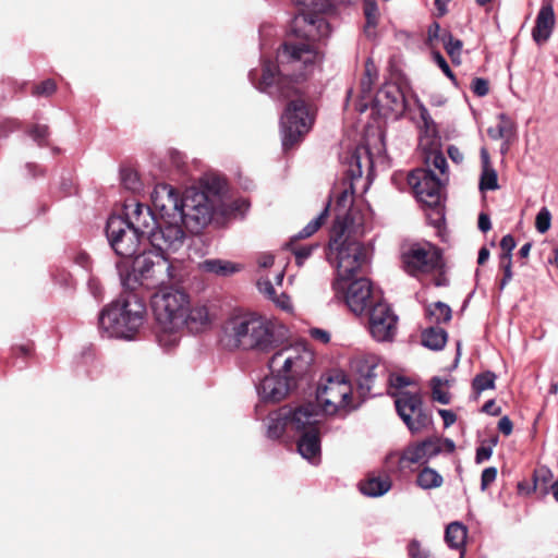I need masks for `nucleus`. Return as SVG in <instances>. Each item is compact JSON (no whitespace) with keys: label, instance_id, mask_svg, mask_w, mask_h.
Returning <instances> with one entry per match:
<instances>
[{"label":"nucleus","instance_id":"f257e3e1","mask_svg":"<svg viewBox=\"0 0 558 558\" xmlns=\"http://www.w3.org/2000/svg\"><path fill=\"white\" fill-rule=\"evenodd\" d=\"M319 61L320 54L314 45L286 43L277 53L278 65L265 62L260 81L255 83L254 71L250 72V80L262 92L288 96L284 88L290 83L289 77L295 81L305 77Z\"/></svg>","mask_w":558,"mask_h":558},{"label":"nucleus","instance_id":"f03ea898","mask_svg":"<svg viewBox=\"0 0 558 558\" xmlns=\"http://www.w3.org/2000/svg\"><path fill=\"white\" fill-rule=\"evenodd\" d=\"M288 337V328L275 318L255 312L231 316L225 326L228 347L268 353L279 347Z\"/></svg>","mask_w":558,"mask_h":558},{"label":"nucleus","instance_id":"7ed1b4c3","mask_svg":"<svg viewBox=\"0 0 558 558\" xmlns=\"http://www.w3.org/2000/svg\"><path fill=\"white\" fill-rule=\"evenodd\" d=\"M150 198L151 210L157 217V228L150 234L151 245L161 251L178 252L185 241L184 229L180 227L181 197L172 186L160 183Z\"/></svg>","mask_w":558,"mask_h":558},{"label":"nucleus","instance_id":"20e7f679","mask_svg":"<svg viewBox=\"0 0 558 558\" xmlns=\"http://www.w3.org/2000/svg\"><path fill=\"white\" fill-rule=\"evenodd\" d=\"M189 302L190 295L178 287L161 288L151 295L150 304L161 345L171 347L178 342L179 332L186 325Z\"/></svg>","mask_w":558,"mask_h":558},{"label":"nucleus","instance_id":"39448f33","mask_svg":"<svg viewBox=\"0 0 558 558\" xmlns=\"http://www.w3.org/2000/svg\"><path fill=\"white\" fill-rule=\"evenodd\" d=\"M145 302L135 293L121 294L99 315V330L108 338L131 340L146 320Z\"/></svg>","mask_w":558,"mask_h":558},{"label":"nucleus","instance_id":"423d86ee","mask_svg":"<svg viewBox=\"0 0 558 558\" xmlns=\"http://www.w3.org/2000/svg\"><path fill=\"white\" fill-rule=\"evenodd\" d=\"M145 252L136 255L132 263V271L123 280V283L133 289L135 283L147 289L167 288L168 284L179 281L178 268L165 254L171 252L161 251Z\"/></svg>","mask_w":558,"mask_h":558},{"label":"nucleus","instance_id":"0eeeda50","mask_svg":"<svg viewBox=\"0 0 558 558\" xmlns=\"http://www.w3.org/2000/svg\"><path fill=\"white\" fill-rule=\"evenodd\" d=\"M348 227L347 217L338 215L329 241V258L336 259V279H352L367 262V252L363 244L344 238Z\"/></svg>","mask_w":558,"mask_h":558},{"label":"nucleus","instance_id":"6e6552de","mask_svg":"<svg viewBox=\"0 0 558 558\" xmlns=\"http://www.w3.org/2000/svg\"><path fill=\"white\" fill-rule=\"evenodd\" d=\"M317 407L324 414L335 415L354 409L353 387L342 371H331L320 377L316 389Z\"/></svg>","mask_w":558,"mask_h":558},{"label":"nucleus","instance_id":"1a4fd4ad","mask_svg":"<svg viewBox=\"0 0 558 558\" xmlns=\"http://www.w3.org/2000/svg\"><path fill=\"white\" fill-rule=\"evenodd\" d=\"M314 352L304 341H295L277 350L268 361L270 372L293 381L306 377L314 365Z\"/></svg>","mask_w":558,"mask_h":558},{"label":"nucleus","instance_id":"9d476101","mask_svg":"<svg viewBox=\"0 0 558 558\" xmlns=\"http://www.w3.org/2000/svg\"><path fill=\"white\" fill-rule=\"evenodd\" d=\"M294 1L303 5L304 9L294 16L291 25L292 33L312 41L328 37L330 26L323 14L330 10L332 0Z\"/></svg>","mask_w":558,"mask_h":558},{"label":"nucleus","instance_id":"9b49d317","mask_svg":"<svg viewBox=\"0 0 558 558\" xmlns=\"http://www.w3.org/2000/svg\"><path fill=\"white\" fill-rule=\"evenodd\" d=\"M413 170L408 177V183L413 189L417 199L428 207H437L441 202V191L448 181L447 167L444 173L433 165Z\"/></svg>","mask_w":558,"mask_h":558},{"label":"nucleus","instance_id":"f8f14e48","mask_svg":"<svg viewBox=\"0 0 558 558\" xmlns=\"http://www.w3.org/2000/svg\"><path fill=\"white\" fill-rule=\"evenodd\" d=\"M180 213V227L198 232L210 222L214 205L205 192L190 189L181 197Z\"/></svg>","mask_w":558,"mask_h":558},{"label":"nucleus","instance_id":"ddd939ff","mask_svg":"<svg viewBox=\"0 0 558 558\" xmlns=\"http://www.w3.org/2000/svg\"><path fill=\"white\" fill-rule=\"evenodd\" d=\"M314 122V111L302 99L292 100L281 116L282 145L292 146L306 134Z\"/></svg>","mask_w":558,"mask_h":558},{"label":"nucleus","instance_id":"4468645a","mask_svg":"<svg viewBox=\"0 0 558 558\" xmlns=\"http://www.w3.org/2000/svg\"><path fill=\"white\" fill-rule=\"evenodd\" d=\"M420 120L417 126L420 130L418 146L424 156V163L428 167L433 165L436 169L444 173L445 168L448 166L445 156L439 151V136L436 123L432 119L427 108L417 102Z\"/></svg>","mask_w":558,"mask_h":558},{"label":"nucleus","instance_id":"2eb2a0df","mask_svg":"<svg viewBox=\"0 0 558 558\" xmlns=\"http://www.w3.org/2000/svg\"><path fill=\"white\" fill-rule=\"evenodd\" d=\"M332 290L338 298L344 299L349 308L356 315L363 314L377 301L373 294L372 284L366 278L335 279Z\"/></svg>","mask_w":558,"mask_h":558},{"label":"nucleus","instance_id":"dca6fc26","mask_svg":"<svg viewBox=\"0 0 558 558\" xmlns=\"http://www.w3.org/2000/svg\"><path fill=\"white\" fill-rule=\"evenodd\" d=\"M106 234L117 255L130 258L136 255L143 236L121 216H111L107 221Z\"/></svg>","mask_w":558,"mask_h":558},{"label":"nucleus","instance_id":"f3484780","mask_svg":"<svg viewBox=\"0 0 558 558\" xmlns=\"http://www.w3.org/2000/svg\"><path fill=\"white\" fill-rule=\"evenodd\" d=\"M368 330L378 342H388L395 338L398 330V316L389 304L377 301L369 307Z\"/></svg>","mask_w":558,"mask_h":558},{"label":"nucleus","instance_id":"a211bd4d","mask_svg":"<svg viewBox=\"0 0 558 558\" xmlns=\"http://www.w3.org/2000/svg\"><path fill=\"white\" fill-rule=\"evenodd\" d=\"M399 416L412 433H418L430 423L429 416L423 412L418 393L399 391L393 395Z\"/></svg>","mask_w":558,"mask_h":558},{"label":"nucleus","instance_id":"6ab92c4d","mask_svg":"<svg viewBox=\"0 0 558 558\" xmlns=\"http://www.w3.org/2000/svg\"><path fill=\"white\" fill-rule=\"evenodd\" d=\"M403 268L411 276L428 274L440 266V253L430 245H413L402 254Z\"/></svg>","mask_w":558,"mask_h":558},{"label":"nucleus","instance_id":"aec40b11","mask_svg":"<svg viewBox=\"0 0 558 558\" xmlns=\"http://www.w3.org/2000/svg\"><path fill=\"white\" fill-rule=\"evenodd\" d=\"M124 220L143 238L146 236L150 241V234L157 228V217L149 207H145L140 203H131L124 206Z\"/></svg>","mask_w":558,"mask_h":558},{"label":"nucleus","instance_id":"412c9836","mask_svg":"<svg viewBox=\"0 0 558 558\" xmlns=\"http://www.w3.org/2000/svg\"><path fill=\"white\" fill-rule=\"evenodd\" d=\"M296 385L290 379L270 372L257 386V392L264 402H279L283 400Z\"/></svg>","mask_w":558,"mask_h":558},{"label":"nucleus","instance_id":"4be33fe9","mask_svg":"<svg viewBox=\"0 0 558 558\" xmlns=\"http://www.w3.org/2000/svg\"><path fill=\"white\" fill-rule=\"evenodd\" d=\"M316 407L313 403H307L293 410L288 409L290 429L300 434L318 429L320 413Z\"/></svg>","mask_w":558,"mask_h":558},{"label":"nucleus","instance_id":"5701e85b","mask_svg":"<svg viewBox=\"0 0 558 558\" xmlns=\"http://www.w3.org/2000/svg\"><path fill=\"white\" fill-rule=\"evenodd\" d=\"M556 25V15L553 3L543 0L542 7L536 15L535 25L532 29L533 40L543 45L550 38Z\"/></svg>","mask_w":558,"mask_h":558},{"label":"nucleus","instance_id":"b1692460","mask_svg":"<svg viewBox=\"0 0 558 558\" xmlns=\"http://www.w3.org/2000/svg\"><path fill=\"white\" fill-rule=\"evenodd\" d=\"M441 451L438 439H426L408 446L401 453V464L425 463Z\"/></svg>","mask_w":558,"mask_h":558},{"label":"nucleus","instance_id":"393cba45","mask_svg":"<svg viewBox=\"0 0 558 558\" xmlns=\"http://www.w3.org/2000/svg\"><path fill=\"white\" fill-rule=\"evenodd\" d=\"M283 278L284 271L279 270L275 276V283L267 277H260L256 284L259 293H262L267 300L271 301L276 307L290 313L293 310L290 296L283 292L278 294L275 288V284H282Z\"/></svg>","mask_w":558,"mask_h":558},{"label":"nucleus","instance_id":"a878e982","mask_svg":"<svg viewBox=\"0 0 558 558\" xmlns=\"http://www.w3.org/2000/svg\"><path fill=\"white\" fill-rule=\"evenodd\" d=\"M300 454L313 464L320 460V438L318 429L301 434L298 441Z\"/></svg>","mask_w":558,"mask_h":558},{"label":"nucleus","instance_id":"bb28decb","mask_svg":"<svg viewBox=\"0 0 558 558\" xmlns=\"http://www.w3.org/2000/svg\"><path fill=\"white\" fill-rule=\"evenodd\" d=\"M198 268L204 272L213 274L220 277H228L239 272L242 269V266L240 264L226 259L210 258L199 263Z\"/></svg>","mask_w":558,"mask_h":558},{"label":"nucleus","instance_id":"cd10ccee","mask_svg":"<svg viewBox=\"0 0 558 558\" xmlns=\"http://www.w3.org/2000/svg\"><path fill=\"white\" fill-rule=\"evenodd\" d=\"M289 411L287 408L272 412L267 417V436L272 439L279 438L284 429L290 428L289 425Z\"/></svg>","mask_w":558,"mask_h":558},{"label":"nucleus","instance_id":"c85d7f7f","mask_svg":"<svg viewBox=\"0 0 558 558\" xmlns=\"http://www.w3.org/2000/svg\"><path fill=\"white\" fill-rule=\"evenodd\" d=\"M186 325L184 327L189 328L192 332H198L202 329L206 328L210 324V318L208 314V310L204 305L191 306V301L189 302V315L186 317Z\"/></svg>","mask_w":558,"mask_h":558},{"label":"nucleus","instance_id":"c756f323","mask_svg":"<svg viewBox=\"0 0 558 558\" xmlns=\"http://www.w3.org/2000/svg\"><path fill=\"white\" fill-rule=\"evenodd\" d=\"M391 488V481L388 476H369L360 484L362 494L368 497H379Z\"/></svg>","mask_w":558,"mask_h":558},{"label":"nucleus","instance_id":"7c9ffc66","mask_svg":"<svg viewBox=\"0 0 558 558\" xmlns=\"http://www.w3.org/2000/svg\"><path fill=\"white\" fill-rule=\"evenodd\" d=\"M447 342V332L440 327L427 328L422 333V344L430 350H441Z\"/></svg>","mask_w":558,"mask_h":558},{"label":"nucleus","instance_id":"2f4dec72","mask_svg":"<svg viewBox=\"0 0 558 558\" xmlns=\"http://www.w3.org/2000/svg\"><path fill=\"white\" fill-rule=\"evenodd\" d=\"M442 476L434 469L426 466L424 468L416 477V484L422 489H434L442 485Z\"/></svg>","mask_w":558,"mask_h":558},{"label":"nucleus","instance_id":"473e14b6","mask_svg":"<svg viewBox=\"0 0 558 558\" xmlns=\"http://www.w3.org/2000/svg\"><path fill=\"white\" fill-rule=\"evenodd\" d=\"M363 11L366 19L365 33L368 37L375 34L379 20V10L375 0H363Z\"/></svg>","mask_w":558,"mask_h":558},{"label":"nucleus","instance_id":"72a5a7b5","mask_svg":"<svg viewBox=\"0 0 558 558\" xmlns=\"http://www.w3.org/2000/svg\"><path fill=\"white\" fill-rule=\"evenodd\" d=\"M446 542L452 548H460L466 539V529L458 522L450 523L446 529Z\"/></svg>","mask_w":558,"mask_h":558},{"label":"nucleus","instance_id":"f704fd0d","mask_svg":"<svg viewBox=\"0 0 558 558\" xmlns=\"http://www.w3.org/2000/svg\"><path fill=\"white\" fill-rule=\"evenodd\" d=\"M498 119V124L489 128L487 133L493 140L508 138L513 132V122L505 113H500Z\"/></svg>","mask_w":558,"mask_h":558},{"label":"nucleus","instance_id":"c9c22d12","mask_svg":"<svg viewBox=\"0 0 558 558\" xmlns=\"http://www.w3.org/2000/svg\"><path fill=\"white\" fill-rule=\"evenodd\" d=\"M426 314L432 323H447L451 319V308L442 303L436 302L426 308Z\"/></svg>","mask_w":558,"mask_h":558},{"label":"nucleus","instance_id":"e433bc0d","mask_svg":"<svg viewBox=\"0 0 558 558\" xmlns=\"http://www.w3.org/2000/svg\"><path fill=\"white\" fill-rule=\"evenodd\" d=\"M121 184L124 189L137 193L143 190V182L136 170L132 168H123L120 172Z\"/></svg>","mask_w":558,"mask_h":558},{"label":"nucleus","instance_id":"4c0bfd02","mask_svg":"<svg viewBox=\"0 0 558 558\" xmlns=\"http://www.w3.org/2000/svg\"><path fill=\"white\" fill-rule=\"evenodd\" d=\"M441 41L447 53L450 56L453 63H460V57L462 51V41L454 38L449 32H445L441 35Z\"/></svg>","mask_w":558,"mask_h":558},{"label":"nucleus","instance_id":"58836bf2","mask_svg":"<svg viewBox=\"0 0 558 558\" xmlns=\"http://www.w3.org/2000/svg\"><path fill=\"white\" fill-rule=\"evenodd\" d=\"M433 399L441 404H448L450 402V395L445 389L448 385V380L439 377H434L430 381Z\"/></svg>","mask_w":558,"mask_h":558},{"label":"nucleus","instance_id":"ea45409f","mask_svg":"<svg viewBox=\"0 0 558 558\" xmlns=\"http://www.w3.org/2000/svg\"><path fill=\"white\" fill-rule=\"evenodd\" d=\"M496 375L492 372H486L475 376L473 379V389L480 395L484 390L493 389L495 387Z\"/></svg>","mask_w":558,"mask_h":558},{"label":"nucleus","instance_id":"a19ab883","mask_svg":"<svg viewBox=\"0 0 558 558\" xmlns=\"http://www.w3.org/2000/svg\"><path fill=\"white\" fill-rule=\"evenodd\" d=\"M499 187L497 172L494 168L482 169L480 189L482 191H494Z\"/></svg>","mask_w":558,"mask_h":558},{"label":"nucleus","instance_id":"79ce46f5","mask_svg":"<svg viewBox=\"0 0 558 558\" xmlns=\"http://www.w3.org/2000/svg\"><path fill=\"white\" fill-rule=\"evenodd\" d=\"M328 210H329V206L327 205L323 211L316 217L314 218L313 220H311L304 228L303 230L300 232V236L301 238H308L311 236L312 234H314L318 229L319 227L323 225V222L325 221V219L327 218L328 216Z\"/></svg>","mask_w":558,"mask_h":558},{"label":"nucleus","instance_id":"37998d69","mask_svg":"<svg viewBox=\"0 0 558 558\" xmlns=\"http://www.w3.org/2000/svg\"><path fill=\"white\" fill-rule=\"evenodd\" d=\"M550 226L551 214L547 207H542L535 218V228L539 233L544 234L550 229Z\"/></svg>","mask_w":558,"mask_h":558},{"label":"nucleus","instance_id":"c03bdc74","mask_svg":"<svg viewBox=\"0 0 558 558\" xmlns=\"http://www.w3.org/2000/svg\"><path fill=\"white\" fill-rule=\"evenodd\" d=\"M500 264L504 270V278L500 281L499 288L500 290H504L506 286L509 283V281L512 279V262L508 255H501Z\"/></svg>","mask_w":558,"mask_h":558},{"label":"nucleus","instance_id":"a18cd8bd","mask_svg":"<svg viewBox=\"0 0 558 558\" xmlns=\"http://www.w3.org/2000/svg\"><path fill=\"white\" fill-rule=\"evenodd\" d=\"M29 135L35 142L38 143V145H45L46 140L49 135L48 126L36 124L29 130Z\"/></svg>","mask_w":558,"mask_h":558},{"label":"nucleus","instance_id":"49530a36","mask_svg":"<svg viewBox=\"0 0 558 558\" xmlns=\"http://www.w3.org/2000/svg\"><path fill=\"white\" fill-rule=\"evenodd\" d=\"M57 89V85L54 81L52 80H46L41 82L40 84L35 86L34 95L37 96H50L52 95Z\"/></svg>","mask_w":558,"mask_h":558},{"label":"nucleus","instance_id":"de8ad7c7","mask_svg":"<svg viewBox=\"0 0 558 558\" xmlns=\"http://www.w3.org/2000/svg\"><path fill=\"white\" fill-rule=\"evenodd\" d=\"M497 477V469L494 466L486 468L481 476V489L484 492Z\"/></svg>","mask_w":558,"mask_h":558},{"label":"nucleus","instance_id":"09e8293b","mask_svg":"<svg viewBox=\"0 0 558 558\" xmlns=\"http://www.w3.org/2000/svg\"><path fill=\"white\" fill-rule=\"evenodd\" d=\"M433 58H434L435 62L437 63V65L441 69L444 74L447 77H449L454 84H457L456 76L452 73V71L450 70L449 64L447 63L446 59L439 52H434Z\"/></svg>","mask_w":558,"mask_h":558},{"label":"nucleus","instance_id":"8fccbe9b","mask_svg":"<svg viewBox=\"0 0 558 558\" xmlns=\"http://www.w3.org/2000/svg\"><path fill=\"white\" fill-rule=\"evenodd\" d=\"M472 90L480 97L486 96L489 92L488 82L482 77L474 78L472 82Z\"/></svg>","mask_w":558,"mask_h":558},{"label":"nucleus","instance_id":"3c124183","mask_svg":"<svg viewBox=\"0 0 558 558\" xmlns=\"http://www.w3.org/2000/svg\"><path fill=\"white\" fill-rule=\"evenodd\" d=\"M409 554L411 558H430L428 553L425 551L416 541L410 543Z\"/></svg>","mask_w":558,"mask_h":558},{"label":"nucleus","instance_id":"603ef678","mask_svg":"<svg viewBox=\"0 0 558 558\" xmlns=\"http://www.w3.org/2000/svg\"><path fill=\"white\" fill-rule=\"evenodd\" d=\"M493 454V446H481L476 449L475 461L477 464L490 459Z\"/></svg>","mask_w":558,"mask_h":558},{"label":"nucleus","instance_id":"864d4df0","mask_svg":"<svg viewBox=\"0 0 558 558\" xmlns=\"http://www.w3.org/2000/svg\"><path fill=\"white\" fill-rule=\"evenodd\" d=\"M500 247L502 248V255H508L511 258V252L515 247L514 238L510 234L505 235L500 241Z\"/></svg>","mask_w":558,"mask_h":558},{"label":"nucleus","instance_id":"5fc2aeb1","mask_svg":"<svg viewBox=\"0 0 558 558\" xmlns=\"http://www.w3.org/2000/svg\"><path fill=\"white\" fill-rule=\"evenodd\" d=\"M512 422L508 416H504L498 422V429L506 436H509L512 433Z\"/></svg>","mask_w":558,"mask_h":558},{"label":"nucleus","instance_id":"6e6d98bb","mask_svg":"<svg viewBox=\"0 0 558 558\" xmlns=\"http://www.w3.org/2000/svg\"><path fill=\"white\" fill-rule=\"evenodd\" d=\"M310 335H311L314 339H316V340H318V341H320V342H323V343H328V342H329V340H330V335H329V332H328V331H326V330H324V329L313 328V329H311V330H310Z\"/></svg>","mask_w":558,"mask_h":558},{"label":"nucleus","instance_id":"4d7b16f0","mask_svg":"<svg viewBox=\"0 0 558 558\" xmlns=\"http://www.w3.org/2000/svg\"><path fill=\"white\" fill-rule=\"evenodd\" d=\"M438 413L444 420L445 427L451 426L457 420L456 414L450 410L441 409Z\"/></svg>","mask_w":558,"mask_h":558},{"label":"nucleus","instance_id":"13d9d810","mask_svg":"<svg viewBox=\"0 0 558 558\" xmlns=\"http://www.w3.org/2000/svg\"><path fill=\"white\" fill-rule=\"evenodd\" d=\"M551 476L549 470L547 469H541L535 472L534 474V489L538 488L541 480L543 482H546Z\"/></svg>","mask_w":558,"mask_h":558},{"label":"nucleus","instance_id":"bf43d9fd","mask_svg":"<svg viewBox=\"0 0 558 558\" xmlns=\"http://www.w3.org/2000/svg\"><path fill=\"white\" fill-rule=\"evenodd\" d=\"M257 264L260 268H269L274 264V256L268 253H264L258 256Z\"/></svg>","mask_w":558,"mask_h":558},{"label":"nucleus","instance_id":"052dcab7","mask_svg":"<svg viewBox=\"0 0 558 558\" xmlns=\"http://www.w3.org/2000/svg\"><path fill=\"white\" fill-rule=\"evenodd\" d=\"M490 228H492L490 218L486 214L481 213L478 216V229L482 232H487L488 230H490Z\"/></svg>","mask_w":558,"mask_h":558},{"label":"nucleus","instance_id":"680f3d73","mask_svg":"<svg viewBox=\"0 0 558 558\" xmlns=\"http://www.w3.org/2000/svg\"><path fill=\"white\" fill-rule=\"evenodd\" d=\"M441 35L442 34H440V25L438 23H433L428 28V41L433 43L435 39L438 38L441 40Z\"/></svg>","mask_w":558,"mask_h":558},{"label":"nucleus","instance_id":"e2e57ef3","mask_svg":"<svg viewBox=\"0 0 558 558\" xmlns=\"http://www.w3.org/2000/svg\"><path fill=\"white\" fill-rule=\"evenodd\" d=\"M312 247H301L295 251V259L298 265H302L305 258L312 254Z\"/></svg>","mask_w":558,"mask_h":558},{"label":"nucleus","instance_id":"0e129e2a","mask_svg":"<svg viewBox=\"0 0 558 558\" xmlns=\"http://www.w3.org/2000/svg\"><path fill=\"white\" fill-rule=\"evenodd\" d=\"M389 383L393 388H403L409 385V379L403 376H390Z\"/></svg>","mask_w":558,"mask_h":558},{"label":"nucleus","instance_id":"69168bd1","mask_svg":"<svg viewBox=\"0 0 558 558\" xmlns=\"http://www.w3.org/2000/svg\"><path fill=\"white\" fill-rule=\"evenodd\" d=\"M448 155L454 162H461L463 160V154L458 147L450 146L448 148Z\"/></svg>","mask_w":558,"mask_h":558},{"label":"nucleus","instance_id":"338daca9","mask_svg":"<svg viewBox=\"0 0 558 558\" xmlns=\"http://www.w3.org/2000/svg\"><path fill=\"white\" fill-rule=\"evenodd\" d=\"M483 411L493 415H498L500 413V408L496 407L494 400H489L484 404Z\"/></svg>","mask_w":558,"mask_h":558},{"label":"nucleus","instance_id":"774afa93","mask_svg":"<svg viewBox=\"0 0 558 558\" xmlns=\"http://www.w3.org/2000/svg\"><path fill=\"white\" fill-rule=\"evenodd\" d=\"M451 0H435V5L439 15H445L448 12L447 4Z\"/></svg>","mask_w":558,"mask_h":558}]
</instances>
